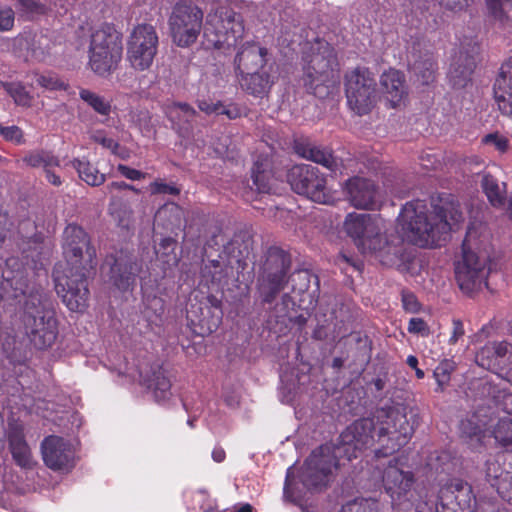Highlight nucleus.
Returning a JSON list of instances; mask_svg holds the SVG:
<instances>
[{
  "label": "nucleus",
  "instance_id": "obj_1",
  "mask_svg": "<svg viewBox=\"0 0 512 512\" xmlns=\"http://www.w3.org/2000/svg\"><path fill=\"white\" fill-rule=\"evenodd\" d=\"M204 13L191 2L177 3L169 16L172 41L178 47L192 46L203 31L207 48L220 49L233 46L244 32L242 18L226 6H219L208 13L203 24Z\"/></svg>",
  "mask_w": 512,
  "mask_h": 512
},
{
  "label": "nucleus",
  "instance_id": "obj_2",
  "mask_svg": "<svg viewBox=\"0 0 512 512\" xmlns=\"http://www.w3.org/2000/svg\"><path fill=\"white\" fill-rule=\"evenodd\" d=\"M23 271H17L6 280L13 289L15 298L24 297L20 323L29 342L37 349L51 347L58 335L57 320L51 300L43 287L34 280L44 270L43 263L27 260Z\"/></svg>",
  "mask_w": 512,
  "mask_h": 512
},
{
  "label": "nucleus",
  "instance_id": "obj_3",
  "mask_svg": "<svg viewBox=\"0 0 512 512\" xmlns=\"http://www.w3.org/2000/svg\"><path fill=\"white\" fill-rule=\"evenodd\" d=\"M463 221V214L452 201L423 200L406 203L398 217V233L404 241L419 247L441 246L449 233Z\"/></svg>",
  "mask_w": 512,
  "mask_h": 512
},
{
  "label": "nucleus",
  "instance_id": "obj_4",
  "mask_svg": "<svg viewBox=\"0 0 512 512\" xmlns=\"http://www.w3.org/2000/svg\"><path fill=\"white\" fill-rule=\"evenodd\" d=\"M377 442L375 419L363 418L349 425L340 435L339 443L325 444L312 451L304 463L300 480L304 488L312 489L328 483L330 475L338 468L339 459L357 458L358 452Z\"/></svg>",
  "mask_w": 512,
  "mask_h": 512
},
{
  "label": "nucleus",
  "instance_id": "obj_5",
  "mask_svg": "<svg viewBox=\"0 0 512 512\" xmlns=\"http://www.w3.org/2000/svg\"><path fill=\"white\" fill-rule=\"evenodd\" d=\"M63 253L66 264H59L53 272L55 289L71 311H83L88 302L89 290L86 273L93 268L95 250L89 246L85 231L70 224L63 232Z\"/></svg>",
  "mask_w": 512,
  "mask_h": 512
},
{
  "label": "nucleus",
  "instance_id": "obj_6",
  "mask_svg": "<svg viewBox=\"0 0 512 512\" xmlns=\"http://www.w3.org/2000/svg\"><path fill=\"white\" fill-rule=\"evenodd\" d=\"M482 224L471 225L462 244L463 260L455 268L456 279L460 289L471 293L484 281L488 255L481 251L482 243L487 240L483 234Z\"/></svg>",
  "mask_w": 512,
  "mask_h": 512
},
{
  "label": "nucleus",
  "instance_id": "obj_7",
  "mask_svg": "<svg viewBox=\"0 0 512 512\" xmlns=\"http://www.w3.org/2000/svg\"><path fill=\"white\" fill-rule=\"evenodd\" d=\"M374 419L377 442L381 446L375 450L376 457H386L398 451L408 443L414 433L403 407H383L377 410Z\"/></svg>",
  "mask_w": 512,
  "mask_h": 512
},
{
  "label": "nucleus",
  "instance_id": "obj_8",
  "mask_svg": "<svg viewBox=\"0 0 512 512\" xmlns=\"http://www.w3.org/2000/svg\"><path fill=\"white\" fill-rule=\"evenodd\" d=\"M121 34L110 25H103L91 35L89 45V66L101 77L113 73L122 59Z\"/></svg>",
  "mask_w": 512,
  "mask_h": 512
},
{
  "label": "nucleus",
  "instance_id": "obj_9",
  "mask_svg": "<svg viewBox=\"0 0 512 512\" xmlns=\"http://www.w3.org/2000/svg\"><path fill=\"white\" fill-rule=\"evenodd\" d=\"M304 84L315 95L321 96V86L328 87L338 79V62L334 48L326 41H317L306 54Z\"/></svg>",
  "mask_w": 512,
  "mask_h": 512
},
{
  "label": "nucleus",
  "instance_id": "obj_10",
  "mask_svg": "<svg viewBox=\"0 0 512 512\" xmlns=\"http://www.w3.org/2000/svg\"><path fill=\"white\" fill-rule=\"evenodd\" d=\"M345 92L347 103L358 115L369 113L376 104V80L364 67H357L345 75Z\"/></svg>",
  "mask_w": 512,
  "mask_h": 512
},
{
  "label": "nucleus",
  "instance_id": "obj_11",
  "mask_svg": "<svg viewBox=\"0 0 512 512\" xmlns=\"http://www.w3.org/2000/svg\"><path fill=\"white\" fill-rule=\"evenodd\" d=\"M159 38L154 26L139 24L133 28L127 41V60L138 71L150 68L157 54Z\"/></svg>",
  "mask_w": 512,
  "mask_h": 512
},
{
  "label": "nucleus",
  "instance_id": "obj_12",
  "mask_svg": "<svg viewBox=\"0 0 512 512\" xmlns=\"http://www.w3.org/2000/svg\"><path fill=\"white\" fill-rule=\"evenodd\" d=\"M289 268L290 258L284 251L278 248L268 251L263 274L259 279V291L264 302H272L284 288Z\"/></svg>",
  "mask_w": 512,
  "mask_h": 512
},
{
  "label": "nucleus",
  "instance_id": "obj_13",
  "mask_svg": "<svg viewBox=\"0 0 512 512\" xmlns=\"http://www.w3.org/2000/svg\"><path fill=\"white\" fill-rule=\"evenodd\" d=\"M287 181L297 194L304 195L317 203L328 201L326 180L319 174L318 168L310 164L291 167L287 173Z\"/></svg>",
  "mask_w": 512,
  "mask_h": 512
},
{
  "label": "nucleus",
  "instance_id": "obj_14",
  "mask_svg": "<svg viewBox=\"0 0 512 512\" xmlns=\"http://www.w3.org/2000/svg\"><path fill=\"white\" fill-rule=\"evenodd\" d=\"M379 222V219L369 214L350 213L344 225L346 232L363 251L376 252L382 249L383 242Z\"/></svg>",
  "mask_w": 512,
  "mask_h": 512
},
{
  "label": "nucleus",
  "instance_id": "obj_15",
  "mask_svg": "<svg viewBox=\"0 0 512 512\" xmlns=\"http://www.w3.org/2000/svg\"><path fill=\"white\" fill-rule=\"evenodd\" d=\"M53 43L42 32H24L11 41L12 53L28 63H45L52 56Z\"/></svg>",
  "mask_w": 512,
  "mask_h": 512
},
{
  "label": "nucleus",
  "instance_id": "obj_16",
  "mask_svg": "<svg viewBox=\"0 0 512 512\" xmlns=\"http://www.w3.org/2000/svg\"><path fill=\"white\" fill-rule=\"evenodd\" d=\"M44 463L55 471H70L75 465L71 444L58 436L46 437L41 445Z\"/></svg>",
  "mask_w": 512,
  "mask_h": 512
},
{
  "label": "nucleus",
  "instance_id": "obj_17",
  "mask_svg": "<svg viewBox=\"0 0 512 512\" xmlns=\"http://www.w3.org/2000/svg\"><path fill=\"white\" fill-rule=\"evenodd\" d=\"M476 362L486 369H500L512 383V346L507 342H492L476 354Z\"/></svg>",
  "mask_w": 512,
  "mask_h": 512
},
{
  "label": "nucleus",
  "instance_id": "obj_18",
  "mask_svg": "<svg viewBox=\"0 0 512 512\" xmlns=\"http://www.w3.org/2000/svg\"><path fill=\"white\" fill-rule=\"evenodd\" d=\"M467 46V49L463 46L455 54L448 71L449 81L456 88H463L470 82L476 65L479 46L473 41H470Z\"/></svg>",
  "mask_w": 512,
  "mask_h": 512
},
{
  "label": "nucleus",
  "instance_id": "obj_19",
  "mask_svg": "<svg viewBox=\"0 0 512 512\" xmlns=\"http://www.w3.org/2000/svg\"><path fill=\"white\" fill-rule=\"evenodd\" d=\"M346 190L350 203L358 209H373L378 204V192L369 179L362 177L349 179Z\"/></svg>",
  "mask_w": 512,
  "mask_h": 512
},
{
  "label": "nucleus",
  "instance_id": "obj_20",
  "mask_svg": "<svg viewBox=\"0 0 512 512\" xmlns=\"http://www.w3.org/2000/svg\"><path fill=\"white\" fill-rule=\"evenodd\" d=\"M439 504L436 512H441L439 505L444 510L445 505L454 500L461 509H471L475 496L472 493L471 486L460 479H453L449 484L443 487L439 493Z\"/></svg>",
  "mask_w": 512,
  "mask_h": 512
},
{
  "label": "nucleus",
  "instance_id": "obj_21",
  "mask_svg": "<svg viewBox=\"0 0 512 512\" xmlns=\"http://www.w3.org/2000/svg\"><path fill=\"white\" fill-rule=\"evenodd\" d=\"M413 475L398 467L397 462L390 463L383 472V485L392 499H400L412 487Z\"/></svg>",
  "mask_w": 512,
  "mask_h": 512
},
{
  "label": "nucleus",
  "instance_id": "obj_22",
  "mask_svg": "<svg viewBox=\"0 0 512 512\" xmlns=\"http://www.w3.org/2000/svg\"><path fill=\"white\" fill-rule=\"evenodd\" d=\"M267 49L255 44L247 43L237 53L235 64L240 74L250 71H259L266 64Z\"/></svg>",
  "mask_w": 512,
  "mask_h": 512
},
{
  "label": "nucleus",
  "instance_id": "obj_23",
  "mask_svg": "<svg viewBox=\"0 0 512 512\" xmlns=\"http://www.w3.org/2000/svg\"><path fill=\"white\" fill-rule=\"evenodd\" d=\"M380 85L391 107L399 106L407 95L404 76L398 70L390 69L384 72L380 78Z\"/></svg>",
  "mask_w": 512,
  "mask_h": 512
},
{
  "label": "nucleus",
  "instance_id": "obj_24",
  "mask_svg": "<svg viewBox=\"0 0 512 512\" xmlns=\"http://www.w3.org/2000/svg\"><path fill=\"white\" fill-rule=\"evenodd\" d=\"M165 115L181 136H186L190 131V124L197 115L196 110L187 103L169 102L163 106Z\"/></svg>",
  "mask_w": 512,
  "mask_h": 512
},
{
  "label": "nucleus",
  "instance_id": "obj_25",
  "mask_svg": "<svg viewBox=\"0 0 512 512\" xmlns=\"http://www.w3.org/2000/svg\"><path fill=\"white\" fill-rule=\"evenodd\" d=\"M294 149L299 156L320 164L331 172H336L339 169L338 161L330 151L321 149L309 141H295Z\"/></svg>",
  "mask_w": 512,
  "mask_h": 512
},
{
  "label": "nucleus",
  "instance_id": "obj_26",
  "mask_svg": "<svg viewBox=\"0 0 512 512\" xmlns=\"http://www.w3.org/2000/svg\"><path fill=\"white\" fill-rule=\"evenodd\" d=\"M106 265H111L110 272L114 286L119 290H128L135 281V275L139 271L136 263H124L122 260H115L113 264L106 261Z\"/></svg>",
  "mask_w": 512,
  "mask_h": 512
},
{
  "label": "nucleus",
  "instance_id": "obj_27",
  "mask_svg": "<svg viewBox=\"0 0 512 512\" xmlns=\"http://www.w3.org/2000/svg\"><path fill=\"white\" fill-rule=\"evenodd\" d=\"M411 71L416 80L422 85H428L435 79L436 63L431 52L413 54Z\"/></svg>",
  "mask_w": 512,
  "mask_h": 512
},
{
  "label": "nucleus",
  "instance_id": "obj_28",
  "mask_svg": "<svg viewBox=\"0 0 512 512\" xmlns=\"http://www.w3.org/2000/svg\"><path fill=\"white\" fill-rule=\"evenodd\" d=\"M240 75L241 87L251 95L263 96L271 88L270 76L267 72L250 71Z\"/></svg>",
  "mask_w": 512,
  "mask_h": 512
},
{
  "label": "nucleus",
  "instance_id": "obj_29",
  "mask_svg": "<svg viewBox=\"0 0 512 512\" xmlns=\"http://www.w3.org/2000/svg\"><path fill=\"white\" fill-rule=\"evenodd\" d=\"M251 178L255 189L260 193H269L272 190V173L267 158L257 160L252 168Z\"/></svg>",
  "mask_w": 512,
  "mask_h": 512
},
{
  "label": "nucleus",
  "instance_id": "obj_30",
  "mask_svg": "<svg viewBox=\"0 0 512 512\" xmlns=\"http://www.w3.org/2000/svg\"><path fill=\"white\" fill-rule=\"evenodd\" d=\"M482 188L494 207H502L506 200L505 183L501 185L491 175H485L482 178Z\"/></svg>",
  "mask_w": 512,
  "mask_h": 512
},
{
  "label": "nucleus",
  "instance_id": "obj_31",
  "mask_svg": "<svg viewBox=\"0 0 512 512\" xmlns=\"http://www.w3.org/2000/svg\"><path fill=\"white\" fill-rule=\"evenodd\" d=\"M71 165L77 170L79 177L88 185L99 186L105 182V175L100 173L90 162L74 159L71 161Z\"/></svg>",
  "mask_w": 512,
  "mask_h": 512
},
{
  "label": "nucleus",
  "instance_id": "obj_32",
  "mask_svg": "<svg viewBox=\"0 0 512 512\" xmlns=\"http://www.w3.org/2000/svg\"><path fill=\"white\" fill-rule=\"evenodd\" d=\"M148 388L152 391L153 397L157 402H164L172 395L171 382L161 369L153 373V377L149 380Z\"/></svg>",
  "mask_w": 512,
  "mask_h": 512
},
{
  "label": "nucleus",
  "instance_id": "obj_33",
  "mask_svg": "<svg viewBox=\"0 0 512 512\" xmlns=\"http://www.w3.org/2000/svg\"><path fill=\"white\" fill-rule=\"evenodd\" d=\"M23 162L33 168H43L44 171L59 166V159L45 150L30 151L24 156Z\"/></svg>",
  "mask_w": 512,
  "mask_h": 512
},
{
  "label": "nucleus",
  "instance_id": "obj_34",
  "mask_svg": "<svg viewBox=\"0 0 512 512\" xmlns=\"http://www.w3.org/2000/svg\"><path fill=\"white\" fill-rule=\"evenodd\" d=\"M197 106L200 111L207 115H225L229 119H235L240 116L239 109L235 106H224L220 101L212 102L206 99L197 100Z\"/></svg>",
  "mask_w": 512,
  "mask_h": 512
},
{
  "label": "nucleus",
  "instance_id": "obj_35",
  "mask_svg": "<svg viewBox=\"0 0 512 512\" xmlns=\"http://www.w3.org/2000/svg\"><path fill=\"white\" fill-rule=\"evenodd\" d=\"M16 9L20 16L32 20L46 14L50 7L40 0H16Z\"/></svg>",
  "mask_w": 512,
  "mask_h": 512
},
{
  "label": "nucleus",
  "instance_id": "obj_36",
  "mask_svg": "<svg viewBox=\"0 0 512 512\" xmlns=\"http://www.w3.org/2000/svg\"><path fill=\"white\" fill-rule=\"evenodd\" d=\"M79 97L96 113L102 116H107L110 114L111 103L105 97L88 89H81L79 91Z\"/></svg>",
  "mask_w": 512,
  "mask_h": 512
},
{
  "label": "nucleus",
  "instance_id": "obj_37",
  "mask_svg": "<svg viewBox=\"0 0 512 512\" xmlns=\"http://www.w3.org/2000/svg\"><path fill=\"white\" fill-rule=\"evenodd\" d=\"M10 448L11 453L15 461L21 467H30L32 463L31 452L24 441L23 437L20 435H13L10 437Z\"/></svg>",
  "mask_w": 512,
  "mask_h": 512
},
{
  "label": "nucleus",
  "instance_id": "obj_38",
  "mask_svg": "<svg viewBox=\"0 0 512 512\" xmlns=\"http://www.w3.org/2000/svg\"><path fill=\"white\" fill-rule=\"evenodd\" d=\"M176 241L170 237L163 238L155 248L156 254L160 260L168 267H174L178 264V257L175 253Z\"/></svg>",
  "mask_w": 512,
  "mask_h": 512
},
{
  "label": "nucleus",
  "instance_id": "obj_39",
  "mask_svg": "<svg viewBox=\"0 0 512 512\" xmlns=\"http://www.w3.org/2000/svg\"><path fill=\"white\" fill-rule=\"evenodd\" d=\"M512 91V57L506 60L500 68L494 83L495 94Z\"/></svg>",
  "mask_w": 512,
  "mask_h": 512
},
{
  "label": "nucleus",
  "instance_id": "obj_40",
  "mask_svg": "<svg viewBox=\"0 0 512 512\" xmlns=\"http://www.w3.org/2000/svg\"><path fill=\"white\" fill-rule=\"evenodd\" d=\"M490 15L501 24L508 22V12L512 11V0H486Z\"/></svg>",
  "mask_w": 512,
  "mask_h": 512
},
{
  "label": "nucleus",
  "instance_id": "obj_41",
  "mask_svg": "<svg viewBox=\"0 0 512 512\" xmlns=\"http://www.w3.org/2000/svg\"><path fill=\"white\" fill-rule=\"evenodd\" d=\"M211 304L212 308L214 309V313L211 317V320L207 321L204 315H202L201 317L195 316V318L191 317L192 322H198L202 326L207 325V329L209 332L215 331L222 321V311L220 309L219 302L217 300H214L211 301ZM201 314H203V312Z\"/></svg>",
  "mask_w": 512,
  "mask_h": 512
},
{
  "label": "nucleus",
  "instance_id": "obj_42",
  "mask_svg": "<svg viewBox=\"0 0 512 512\" xmlns=\"http://www.w3.org/2000/svg\"><path fill=\"white\" fill-rule=\"evenodd\" d=\"M5 90L14 99L15 103L22 106H27L30 103L29 93L20 83H7L4 85Z\"/></svg>",
  "mask_w": 512,
  "mask_h": 512
},
{
  "label": "nucleus",
  "instance_id": "obj_43",
  "mask_svg": "<svg viewBox=\"0 0 512 512\" xmlns=\"http://www.w3.org/2000/svg\"><path fill=\"white\" fill-rule=\"evenodd\" d=\"M453 369H454L453 363L449 360L442 361L435 368L433 375L438 384L439 391H442L444 389V386L449 382L450 374L453 371Z\"/></svg>",
  "mask_w": 512,
  "mask_h": 512
},
{
  "label": "nucleus",
  "instance_id": "obj_44",
  "mask_svg": "<svg viewBox=\"0 0 512 512\" xmlns=\"http://www.w3.org/2000/svg\"><path fill=\"white\" fill-rule=\"evenodd\" d=\"M340 512H378L377 503L367 499L354 500L344 505Z\"/></svg>",
  "mask_w": 512,
  "mask_h": 512
},
{
  "label": "nucleus",
  "instance_id": "obj_45",
  "mask_svg": "<svg viewBox=\"0 0 512 512\" xmlns=\"http://www.w3.org/2000/svg\"><path fill=\"white\" fill-rule=\"evenodd\" d=\"M493 487L502 499L512 504V471L509 474H503L498 482L493 483Z\"/></svg>",
  "mask_w": 512,
  "mask_h": 512
},
{
  "label": "nucleus",
  "instance_id": "obj_46",
  "mask_svg": "<svg viewBox=\"0 0 512 512\" xmlns=\"http://www.w3.org/2000/svg\"><path fill=\"white\" fill-rule=\"evenodd\" d=\"M301 492L302 491L296 487L294 479V468L289 467L286 473V480L284 484V497L291 501H296L301 497Z\"/></svg>",
  "mask_w": 512,
  "mask_h": 512
},
{
  "label": "nucleus",
  "instance_id": "obj_47",
  "mask_svg": "<svg viewBox=\"0 0 512 512\" xmlns=\"http://www.w3.org/2000/svg\"><path fill=\"white\" fill-rule=\"evenodd\" d=\"M0 136L6 141L20 145L24 143V136L22 130L15 125L3 126L0 124Z\"/></svg>",
  "mask_w": 512,
  "mask_h": 512
},
{
  "label": "nucleus",
  "instance_id": "obj_48",
  "mask_svg": "<svg viewBox=\"0 0 512 512\" xmlns=\"http://www.w3.org/2000/svg\"><path fill=\"white\" fill-rule=\"evenodd\" d=\"M460 429L464 435L473 440L474 438L477 441L481 440L483 429L477 424L474 419H467L461 422Z\"/></svg>",
  "mask_w": 512,
  "mask_h": 512
},
{
  "label": "nucleus",
  "instance_id": "obj_49",
  "mask_svg": "<svg viewBox=\"0 0 512 512\" xmlns=\"http://www.w3.org/2000/svg\"><path fill=\"white\" fill-rule=\"evenodd\" d=\"M33 84H36L37 86H40V87H43L46 89H50V90H55V89L59 88L61 85L58 78H56L55 76H53L51 74L41 75V74H37V73H35L33 76L32 85Z\"/></svg>",
  "mask_w": 512,
  "mask_h": 512
},
{
  "label": "nucleus",
  "instance_id": "obj_50",
  "mask_svg": "<svg viewBox=\"0 0 512 512\" xmlns=\"http://www.w3.org/2000/svg\"><path fill=\"white\" fill-rule=\"evenodd\" d=\"M511 471H504L497 461H488L486 468V477L491 486L498 482L503 474H509Z\"/></svg>",
  "mask_w": 512,
  "mask_h": 512
},
{
  "label": "nucleus",
  "instance_id": "obj_51",
  "mask_svg": "<svg viewBox=\"0 0 512 512\" xmlns=\"http://www.w3.org/2000/svg\"><path fill=\"white\" fill-rule=\"evenodd\" d=\"M15 12L10 7L0 9V31H10L14 27Z\"/></svg>",
  "mask_w": 512,
  "mask_h": 512
},
{
  "label": "nucleus",
  "instance_id": "obj_52",
  "mask_svg": "<svg viewBox=\"0 0 512 512\" xmlns=\"http://www.w3.org/2000/svg\"><path fill=\"white\" fill-rule=\"evenodd\" d=\"M500 111L512 118V90L495 94Z\"/></svg>",
  "mask_w": 512,
  "mask_h": 512
},
{
  "label": "nucleus",
  "instance_id": "obj_53",
  "mask_svg": "<svg viewBox=\"0 0 512 512\" xmlns=\"http://www.w3.org/2000/svg\"><path fill=\"white\" fill-rule=\"evenodd\" d=\"M409 333L427 336L429 334V327L426 322L421 318H411L407 328Z\"/></svg>",
  "mask_w": 512,
  "mask_h": 512
},
{
  "label": "nucleus",
  "instance_id": "obj_54",
  "mask_svg": "<svg viewBox=\"0 0 512 512\" xmlns=\"http://www.w3.org/2000/svg\"><path fill=\"white\" fill-rule=\"evenodd\" d=\"M150 190L152 194H170V195H176L180 192V190L172 186L170 184L161 182V181H155L150 184Z\"/></svg>",
  "mask_w": 512,
  "mask_h": 512
},
{
  "label": "nucleus",
  "instance_id": "obj_55",
  "mask_svg": "<svg viewBox=\"0 0 512 512\" xmlns=\"http://www.w3.org/2000/svg\"><path fill=\"white\" fill-rule=\"evenodd\" d=\"M91 139L102 145L104 148L109 149L110 151H115V149L119 148V144L115 142L112 138H108L102 131H96L91 135Z\"/></svg>",
  "mask_w": 512,
  "mask_h": 512
},
{
  "label": "nucleus",
  "instance_id": "obj_56",
  "mask_svg": "<svg viewBox=\"0 0 512 512\" xmlns=\"http://www.w3.org/2000/svg\"><path fill=\"white\" fill-rule=\"evenodd\" d=\"M117 170L120 172L122 176L133 181L144 179L146 176V174L141 172L140 170L131 168L123 164H119L117 166Z\"/></svg>",
  "mask_w": 512,
  "mask_h": 512
},
{
  "label": "nucleus",
  "instance_id": "obj_57",
  "mask_svg": "<svg viewBox=\"0 0 512 512\" xmlns=\"http://www.w3.org/2000/svg\"><path fill=\"white\" fill-rule=\"evenodd\" d=\"M484 141L487 144H493L499 151H505L508 146L507 139L496 134L485 136Z\"/></svg>",
  "mask_w": 512,
  "mask_h": 512
},
{
  "label": "nucleus",
  "instance_id": "obj_58",
  "mask_svg": "<svg viewBox=\"0 0 512 512\" xmlns=\"http://www.w3.org/2000/svg\"><path fill=\"white\" fill-rule=\"evenodd\" d=\"M404 309L411 313L419 311V303L413 294H404L402 297Z\"/></svg>",
  "mask_w": 512,
  "mask_h": 512
},
{
  "label": "nucleus",
  "instance_id": "obj_59",
  "mask_svg": "<svg viewBox=\"0 0 512 512\" xmlns=\"http://www.w3.org/2000/svg\"><path fill=\"white\" fill-rule=\"evenodd\" d=\"M439 3L451 10H462L466 6H468L469 2L473 0H438Z\"/></svg>",
  "mask_w": 512,
  "mask_h": 512
},
{
  "label": "nucleus",
  "instance_id": "obj_60",
  "mask_svg": "<svg viewBox=\"0 0 512 512\" xmlns=\"http://www.w3.org/2000/svg\"><path fill=\"white\" fill-rule=\"evenodd\" d=\"M465 331H464V327H463V323L462 321L458 320V319H455L453 320V331H452V335L449 339V343L450 344H455L457 343V341L463 337Z\"/></svg>",
  "mask_w": 512,
  "mask_h": 512
},
{
  "label": "nucleus",
  "instance_id": "obj_61",
  "mask_svg": "<svg viewBox=\"0 0 512 512\" xmlns=\"http://www.w3.org/2000/svg\"><path fill=\"white\" fill-rule=\"evenodd\" d=\"M309 278H310V274L305 270L297 271L292 275L293 282L296 281V279L303 282L301 284V286L298 288L299 291H304V290L308 289Z\"/></svg>",
  "mask_w": 512,
  "mask_h": 512
},
{
  "label": "nucleus",
  "instance_id": "obj_62",
  "mask_svg": "<svg viewBox=\"0 0 512 512\" xmlns=\"http://www.w3.org/2000/svg\"><path fill=\"white\" fill-rule=\"evenodd\" d=\"M106 189L108 190V192H113L114 190L129 189L136 193H139V190L137 188L130 184H127L124 181L112 182L106 186Z\"/></svg>",
  "mask_w": 512,
  "mask_h": 512
},
{
  "label": "nucleus",
  "instance_id": "obj_63",
  "mask_svg": "<svg viewBox=\"0 0 512 512\" xmlns=\"http://www.w3.org/2000/svg\"><path fill=\"white\" fill-rule=\"evenodd\" d=\"M52 169L53 168H48V170H45L46 179L52 185L59 186L62 183L61 178Z\"/></svg>",
  "mask_w": 512,
  "mask_h": 512
},
{
  "label": "nucleus",
  "instance_id": "obj_64",
  "mask_svg": "<svg viewBox=\"0 0 512 512\" xmlns=\"http://www.w3.org/2000/svg\"><path fill=\"white\" fill-rule=\"evenodd\" d=\"M226 453L223 448L221 447H215L212 451V459L216 463H221L225 460Z\"/></svg>",
  "mask_w": 512,
  "mask_h": 512
}]
</instances>
